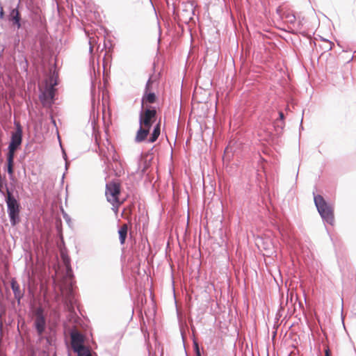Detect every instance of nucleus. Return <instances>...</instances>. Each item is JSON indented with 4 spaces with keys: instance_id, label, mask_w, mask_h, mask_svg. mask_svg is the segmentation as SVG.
Segmentation results:
<instances>
[{
    "instance_id": "nucleus-7",
    "label": "nucleus",
    "mask_w": 356,
    "mask_h": 356,
    "mask_svg": "<svg viewBox=\"0 0 356 356\" xmlns=\"http://www.w3.org/2000/svg\"><path fill=\"white\" fill-rule=\"evenodd\" d=\"M71 345L72 349L76 353L87 349V348L83 346V335L77 332L71 333Z\"/></svg>"
},
{
    "instance_id": "nucleus-21",
    "label": "nucleus",
    "mask_w": 356,
    "mask_h": 356,
    "mask_svg": "<svg viewBox=\"0 0 356 356\" xmlns=\"http://www.w3.org/2000/svg\"><path fill=\"white\" fill-rule=\"evenodd\" d=\"M286 17L289 18V21L291 22H293L295 20V16L293 15H288Z\"/></svg>"
},
{
    "instance_id": "nucleus-10",
    "label": "nucleus",
    "mask_w": 356,
    "mask_h": 356,
    "mask_svg": "<svg viewBox=\"0 0 356 356\" xmlns=\"http://www.w3.org/2000/svg\"><path fill=\"white\" fill-rule=\"evenodd\" d=\"M9 19L13 22L14 24H16L17 28L21 26L20 24V15L17 9H13L9 15Z\"/></svg>"
},
{
    "instance_id": "nucleus-8",
    "label": "nucleus",
    "mask_w": 356,
    "mask_h": 356,
    "mask_svg": "<svg viewBox=\"0 0 356 356\" xmlns=\"http://www.w3.org/2000/svg\"><path fill=\"white\" fill-rule=\"evenodd\" d=\"M156 96L153 92H145L142 98V106L143 108L147 107L148 104H153L156 101Z\"/></svg>"
},
{
    "instance_id": "nucleus-11",
    "label": "nucleus",
    "mask_w": 356,
    "mask_h": 356,
    "mask_svg": "<svg viewBox=\"0 0 356 356\" xmlns=\"http://www.w3.org/2000/svg\"><path fill=\"white\" fill-rule=\"evenodd\" d=\"M128 232V226L127 224H123L118 230L119 238L121 244L125 243Z\"/></svg>"
},
{
    "instance_id": "nucleus-3",
    "label": "nucleus",
    "mask_w": 356,
    "mask_h": 356,
    "mask_svg": "<svg viewBox=\"0 0 356 356\" xmlns=\"http://www.w3.org/2000/svg\"><path fill=\"white\" fill-rule=\"evenodd\" d=\"M6 191V203L10 222L13 225H15L19 220V204L8 188Z\"/></svg>"
},
{
    "instance_id": "nucleus-23",
    "label": "nucleus",
    "mask_w": 356,
    "mask_h": 356,
    "mask_svg": "<svg viewBox=\"0 0 356 356\" xmlns=\"http://www.w3.org/2000/svg\"><path fill=\"white\" fill-rule=\"evenodd\" d=\"M325 356H331V353L329 348L325 350Z\"/></svg>"
},
{
    "instance_id": "nucleus-18",
    "label": "nucleus",
    "mask_w": 356,
    "mask_h": 356,
    "mask_svg": "<svg viewBox=\"0 0 356 356\" xmlns=\"http://www.w3.org/2000/svg\"><path fill=\"white\" fill-rule=\"evenodd\" d=\"M152 83H153V81L151 79H149L146 84L145 92H152Z\"/></svg>"
},
{
    "instance_id": "nucleus-22",
    "label": "nucleus",
    "mask_w": 356,
    "mask_h": 356,
    "mask_svg": "<svg viewBox=\"0 0 356 356\" xmlns=\"http://www.w3.org/2000/svg\"><path fill=\"white\" fill-rule=\"evenodd\" d=\"M108 152L109 153V155H111V154L114 153V149H113V147L112 145H111L110 148L108 147Z\"/></svg>"
},
{
    "instance_id": "nucleus-1",
    "label": "nucleus",
    "mask_w": 356,
    "mask_h": 356,
    "mask_svg": "<svg viewBox=\"0 0 356 356\" xmlns=\"http://www.w3.org/2000/svg\"><path fill=\"white\" fill-rule=\"evenodd\" d=\"M156 118L157 112L154 107H145L140 113V128L135 137V140L137 143L143 142L147 138L151 127L156 120Z\"/></svg>"
},
{
    "instance_id": "nucleus-9",
    "label": "nucleus",
    "mask_w": 356,
    "mask_h": 356,
    "mask_svg": "<svg viewBox=\"0 0 356 356\" xmlns=\"http://www.w3.org/2000/svg\"><path fill=\"white\" fill-rule=\"evenodd\" d=\"M161 134V120L154 127L153 131L148 140L151 143H154Z\"/></svg>"
},
{
    "instance_id": "nucleus-6",
    "label": "nucleus",
    "mask_w": 356,
    "mask_h": 356,
    "mask_svg": "<svg viewBox=\"0 0 356 356\" xmlns=\"http://www.w3.org/2000/svg\"><path fill=\"white\" fill-rule=\"evenodd\" d=\"M43 309L38 307L34 311L35 321L34 325L37 330L38 334L42 336L46 327V320L43 314Z\"/></svg>"
},
{
    "instance_id": "nucleus-17",
    "label": "nucleus",
    "mask_w": 356,
    "mask_h": 356,
    "mask_svg": "<svg viewBox=\"0 0 356 356\" xmlns=\"http://www.w3.org/2000/svg\"><path fill=\"white\" fill-rule=\"evenodd\" d=\"M54 88L52 86H49L43 93L44 96L50 100H52L54 96Z\"/></svg>"
},
{
    "instance_id": "nucleus-13",
    "label": "nucleus",
    "mask_w": 356,
    "mask_h": 356,
    "mask_svg": "<svg viewBox=\"0 0 356 356\" xmlns=\"http://www.w3.org/2000/svg\"><path fill=\"white\" fill-rule=\"evenodd\" d=\"M133 208V204L125 207L121 213V216L128 220H130Z\"/></svg>"
},
{
    "instance_id": "nucleus-24",
    "label": "nucleus",
    "mask_w": 356,
    "mask_h": 356,
    "mask_svg": "<svg viewBox=\"0 0 356 356\" xmlns=\"http://www.w3.org/2000/svg\"><path fill=\"white\" fill-rule=\"evenodd\" d=\"M3 15H4V12H3V8H2V7H1V10H0V18H3Z\"/></svg>"
},
{
    "instance_id": "nucleus-20",
    "label": "nucleus",
    "mask_w": 356,
    "mask_h": 356,
    "mask_svg": "<svg viewBox=\"0 0 356 356\" xmlns=\"http://www.w3.org/2000/svg\"><path fill=\"white\" fill-rule=\"evenodd\" d=\"M194 348L196 353V355L198 354L200 352L199 346L197 342H194Z\"/></svg>"
},
{
    "instance_id": "nucleus-14",
    "label": "nucleus",
    "mask_w": 356,
    "mask_h": 356,
    "mask_svg": "<svg viewBox=\"0 0 356 356\" xmlns=\"http://www.w3.org/2000/svg\"><path fill=\"white\" fill-rule=\"evenodd\" d=\"M14 157L15 156L7 155L8 172L10 175L13 174Z\"/></svg>"
},
{
    "instance_id": "nucleus-19",
    "label": "nucleus",
    "mask_w": 356,
    "mask_h": 356,
    "mask_svg": "<svg viewBox=\"0 0 356 356\" xmlns=\"http://www.w3.org/2000/svg\"><path fill=\"white\" fill-rule=\"evenodd\" d=\"M78 353V356H92L90 351L88 348L83 350L82 351H80Z\"/></svg>"
},
{
    "instance_id": "nucleus-26",
    "label": "nucleus",
    "mask_w": 356,
    "mask_h": 356,
    "mask_svg": "<svg viewBox=\"0 0 356 356\" xmlns=\"http://www.w3.org/2000/svg\"><path fill=\"white\" fill-rule=\"evenodd\" d=\"M197 356H201L200 353H198V354L196 355Z\"/></svg>"
},
{
    "instance_id": "nucleus-15",
    "label": "nucleus",
    "mask_w": 356,
    "mask_h": 356,
    "mask_svg": "<svg viewBox=\"0 0 356 356\" xmlns=\"http://www.w3.org/2000/svg\"><path fill=\"white\" fill-rule=\"evenodd\" d=\"M124 201H125V199H122L120 201L109 202L112 205L111 209L114 212L115 216L118 215L119 208L124 202Z\"/></svg>"
},
{
    "instance_id": "nucleus-12",
    "label": "nucleus",
    "mask_w": 356,
    "mask_h": 356,
    "mask_svg": "<svg viewBox=\"0 0 356 356\" xmlns=\"http://www.w3.org/2000/svg\"><path fill=\"white\" fill-rule=\"evenodd\" d=\"M10 285H11L12 290L14 293L15 297L19 298L22 296V293H21L19 285L17 283V282L15 279H13L10 282Z\"/></svg>"
},
{
    "instance_id": "nucleus-25",
    "label": "nucleus",
    "mask_w": 356,
    "mask_h": 356,
    "mask_svg": "<svg viewBox=\"0 0 356 356\" xmlns=\"http://www.w3.org/2000/svg\"><path fill=\"white\" fill-rule=\"evenodd\" d=\"M279 115H280V120H282L284 119V114L282 111L279 112Z\"/></svg>"
},
{
    "instance_id": "nucleus-4",
    "label": "nucleus",
    "mask_w": 356,
    "mask_h": 356,
    "mask_svg": "<svg viewBox=\"0 0 356 356\" xmlns=\"http://www.w3.org/2000/svg\"><path fill=\"white\" fill-rule=\"evenodd\" d=\"M121 185L116 181H109L106 184L105 195L108 202L120 201Z\"/></svg>"
},
{
    "instance_id": "nucleus-16",
    "label": "nucleus",
    "mask_w": 356,
    "mask_h": 356,
    "mask_svg": "<svg viewBox=\"0 0 356 356\" xmlns=\"http://www.w3.org/2000/svg\"><path fill=\"white\" fill-rule=\"evenodd\" d=\"M259 136L261 138V140L268 141L271 139V133L265 129H261L259 133Z\"/></svg>"
},
{
    "instance_id": "nucleus-2",
    "label": "nucleus",
    "mask_w": 356,
    "mask_h": 356,
    "mask_svg": "<svg viewBox=\"0 0 356 356\" xmlns=\"http://www.w3.org/2000/svg\"><path fill=\"white\" fill-rule=\"evenodd\" d=\"M314 202L323 219L330 224L334 221L333 207L327 204L321 195L314 196Z\"/></svg>"
},
{
    "instance_id": "nucleus-5",
    "label": "nucleus",
    "mask_w": 356,
    "mask_h": 356,
    "mask_svg": "<svg viewBox=\"0 0 356 356\" xmlns=\"http://www.w3.org/2000/svg\"><path fill=\"white\" fill-rule=\"evenodd\" d=\"M16 131L12 134L11 140L8 146V155L15 156V151L22 144V129L19 122L16 123Z\"/></svg>"
}]
</instances>
